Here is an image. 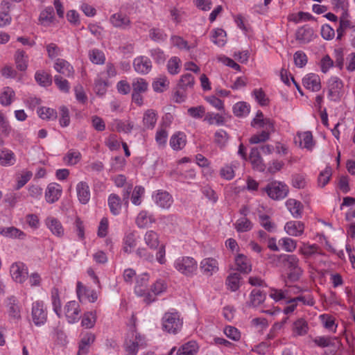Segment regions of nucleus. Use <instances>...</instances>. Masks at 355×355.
Masks as SVG:
<instances>
[{"label": "nucleus", "instance_id": "obj_1", "mask_svg": "<svg viewBox=\"0 0 355 355\" xmlns=\"http://www.w3.org/2000/svg\"><path fill=\"white\" fill-rule=\"evenodd\" d=\"M268 258L277 259L283 263L284 266L288 270L287 277L290 282H297L302 277L304 271L300 266V259L295 254H272L268 256Z\"/></svg>", "mask_w": 355, "mask_h": 355}, {"label": "nucleus", "instance_id": "obj_2", "mask_svg": "<svg viewBox=\"0 0 355 355\" xmlns=\"http://www.w3.org/2000/svg\"><path fill=\"white\" fill-rule=\"evenodd\" d=\"M145 345L144 337L135 330L132 329L127 334L123 347L125 355H137L139 349Z\"/></svg>", "mask_w": 355, "mask_h": 355}, {"label": "nucleus", "instance_id": "obj_3", "mask_svg": "<svg viewBox=\"0 0 355 355\" xmlns=\"http://www.w3.org/2000/svg\"><path fill=\"white\" fill-rule=\"evenodd\" d=\"M182 327V320L180 318L178 313H166L162 318V327L170 334H175Z\"/></svg>", "mask_w": 355, "mask_h": 355}, {"label": "nucleus", "instance_id": "obj_4", "mask_svg": "<svg viewBox=\"0 0 355 355\" xmlns=\"http://www.w3.org/2000/svg\"><path fill=\"white\" fill-rule=\"evenodd\" d=\"M174 267L181 273L189 276L197 270V262L191 257H180L175 260Z\"/></svg>", "mask_w": 355, "mask_h": 355}, {"label": "nucleus", "instance_id": "obj_5", "mask_svg": "<svg viewBox=\"0 0 355 355\" xmlns=\"http://www.w3.org/2000/svg\"><path fill=\"white\" fill-rule=\"evenodd\" d=\"M328 98L331 101H338L343 94V83L336 76L331 77L327 83Z\"/></svg>", "mask_w": 355, "mask_h": 355}, {"label": "nucleus", "instance_id": "obj_6", "mask_svg": "<svg viewBox=\"0 0 355 355\" xmlns=\"http://www.w3.org/2000/svg\"><path fill=\"white\" fill-rule=\"evenodd\" d=\"M268 196L274 200H281L286 197L288 193V187L280 182H272L264 189Z\"/></svg>", "mask_w": 355, "mask_h": 355}, {"label": "nucleus", "instance_id": "obj_7", "mask_svg": "<svg viewBox=\"0 0 355 355\" xmlns=\"http://www.w3.org/2000/svg\"><path fill=\"white\" fill-rule=\"evenodd\" d=\"M31 315L36 326H41L46 322L47 311L42 301H36L33 303Z\"/></svg>", "mask_w": 355, "mask_h": 355}, {"label": "nucleus", "instance_id": "obj_8", "mask_svg": "<svg viewBox=\"0 0 355 355\" xmlns=\"http://www.w3.org/2000/svg\"><path fill=\"white\" fill-rule=\"evenodd\" d=\"M148 280V275L147 274H143L137 278L136 285L135 287V293L138 296H145L144 301L148 304L155 300V298L151 297L152 296L149 293L147 288Z\"/></svg>", "mask_w": 355, "mask_h": 355}, {"label": "nucleus", "instance_id": "obj_9", "mask_svg": "<svg viewBox=\"0 0 355 355\" xmlns=\"http://www.w3.org/2000/svg\"><path fill=\"white\" fill-rule=\"evenodd\" d=\"M10 272L12 279L17 283L22 284L28 277V268L20 261L11 265Z\"/></svg>", "mask_w": 355, "mask_h": 355}, {"label": "nucleus", "instance_id": "obj_10", "mask_svg": "<svg viewBox=\"0 0 355 355\" xmlns=\"http://www.w3.org/2000/svg\"><path fill=\"white\" fill-rule=\"evenodd\" d=\"M6 306L8 309V313L10 318L17 320L21 319V307L15 296L11 295L6 298Z\"/></svg>", "mask_w": 355, "mask_h": 355}, {"label": "nucleus", "instance_id": "obj_11", "mask_svg": "<svg viewBox=\"0 0 355 355\" xmlns=\"http://www.w3.org/2000/svg\"><path fill=\"white\" fill-rule=\"evenodd\" d=\"M219 270L218 263L216 259L206 258L201 261V274L209 277Z\"/></svg>", "mask_w": 355, "mask_h": 355}, {"label": "nucleus", "instance_id": "obj_12", "mask_svg": "<svg viewBox=\"0 0 355 355\" xmlns=\"http://www.w3.org/2000/svg\"><path fill=\"white\" fill-rule=\"evenodd\" d=\"M62 187L55 182L50 183L45 191V199L49 203H54L58 201L62 194Z\"/></svg>", "mask_w": 355, "mask_h": 355}, {"label": "nucleus", "instance_id": "obj_13", "mask_svg": "<svg viewBox=\"0 0 355 355\" xmlns=\"http://www.w3.org/2000/svg\"><path fill=\"white\" fill-rule=\"evenodd\" d=\"M65 315L69 323H74L80 318V307L76 301L69 302L64 306Z\"/></svg>", "mask_w": 355, "mask_h": 355}, {"label": "nucleus", "instance_id": "obj_14", "mask_svg": "<svg viewBox=\"0 0 355 355\" xmlns=\"http://www.w3.org/2000/svg\"><path fill=\"white\" fill-rule=\"evenodd\" d=\"M76 292L80 301H83L86 298L89 302H94L98 298L96 291L87 288L80 282L77 283Z\"/></svg>", "mask_w": 355, "mask_h": 355}, {"label": "nucleus", "instance_id": "obj_15", "mask_svg": "<svg viewBox=\"0 0 355 355\" xmlns=\"http://www.w3.org/2000/svg\"><path fill=\"white\" fill-rule=\"evenodd\" d=\"M304 224L300 220H291L286 223L284 230L291 236H300L304 232Z\"/></svg>", "mask_w": 355, "mask_h": 355}, {"label": "nucleus", "instance_id": "obj_16", "mask_svg": "<svg viewBox=\"0 0 355 355\" xmlns=\"http://www.w3.org/2000/svg\"><path fill=\"white\" fill-rule=\"evenodd\" d=\"M45 225L53 235L58 237H62L64 236V229L58 218L49 216L45 220Z\"/></svg>", "mask_w": 355, "mask_h": 355}, {"label": "nucleus", "instance_id": "obj_17", "mask_svg": "<svg viewBox=\"0 0 355 355\" xmlns=\"http://www.w3.org/2000/svg\"><path fill=\"white\" fill-rule=\"evenodd\" d=\"M313 28L307 26L299 28L295 33V39L300 44H307L314 38Z\"/></svg>", "mask_w": 355, "mask_h": 355}, {"label": "nucleus", "instance_id": "obj_18", "mask_svg": "<svg viewBox=\"0 0 355 355\" xmlns=\"http://www.w3.org/2000/svg\"><path fill=\"white\" fill-rule=\"evenodd\" d=\"M133 67L137 73L146 74L151 70L152 64L148 58L139 56L134 60Z\"/></svg>", "mask_w": 355, "mask_h": 355}, {"label": "nucleus", "instance_id": "obj_19", "mask_svg": "<svg viewBox=\"0 0 355 355\" xmlns=\"http://www.w3.org/2000/svg\"><path fill=\"white\" fill-rule=\"evenodd\" d=\"M303 85L312 92H318L321 89L320 78L318 74L309 73L302 79Z\"/></svg>", "mask_w": 355, "mask_h": 355}, {"label": "nucleus", "instance_id": "obj_20", "mask_svg": "<svg viewBox=\"0 0 355 355\" xmlns=\"http://www.w3.org/2000/svg\"><path fill=\"white\" fill-rule=\"evenodd\" d=\"M54 69L57 72L62 74L67 78H71L73 76V67L64 59L58 58L55 62Z\"/></svg>", "mask_w": 355, "mask_h": 355}, {"label": "nucleus", "instance_id": "obj_21", "mask_svg": "<svg viewBox=\"0 0 355 355\" xmlns=\"http://www.w3.org/2000/svg\"><path fill=\"white\" fill-rule=\"evenodd\" d=\"M110 21L113 26L121 29L129 28L131 23L129 17L121 12L114 13L111 15Z\"/></svg>", "mask_w": 355, "mask_h": 355}, {"label": "nucleus", "instance_id": "obj_22", "mask_svg": "<svg viewBox=\"0 0 355 355\" xmlns=\"http://www.w3.org/2000/svg\"><path fill=\"white\" fill-rule=\"evenodd\" d=\"M260 153L259 147L252 148L250 153L249 159L254 169L262 172L264 171L266 166Z\"/></svg>", "mask_w": 355, "mask_h": 355}, {"label": "nucleus", "instance_id": "obj_23", "mask_svg": "<svg viewBox=\"0 0 355 355\" xmlns=\"http://www.w3.org/2000/svg\"><path fill=\"white\" fill-rule=\"evenodd\" d=\"M286 207L293 218L297 219L302 218L304 206L301 202L289 198L286 202Z\"/></svg>", "mask_w": 355, "mask_h": 355}, {"label": "nucleus", "instance_id": "obj_24", "mask_svg": "<svg viewBox=\"0 0 355 355\" xmlns=\"http://www.w3.org/2000/svg\"><path fill=\"white\" fill-rule=\"evenodd\" d=\"M153 198L156 205L162 209H168L173 202L171 196L168 192L163 191H158L153 196Z\"/></svg>", "mask_w": 355, "mask_h": 355}, {"label": "nucleus", "instance_id": "obj_25", "mask_svg": "<svg viewBox=\"0 0 355 355\" xmlns=\"http://www.w3.org/2000/svg\"><path fill=\"white\" fill-rule=\"evenodd\" d=\"M76 192L78 200L81 204L85 205L90 200V189L88 184L85 182H80L76 185Z\"/></svg>", "mask_w": 355, "mask_h": 355}, {"label": "nucleus", "instance_id": "obj_26", "mask_svg": "<svg viewBox=\"0 0 355 355\" xmlns=\"http://www.w3.org/2000/svg\"><path fill=\"white\" fill-rule=\"evenodd\" d=\"M155 222L153 216L145 210L141 211L136 218V224L139 228L148 227Z\"/></svg>", "mask_w": 355, "mask_h": 355}, {"label": "nucleus", "instance_id": "obj_27", "mask_svg": "<svg viewBox=\"0 0 355 355\" xmlns=\"http://www.w3.org/2000/svg\"><path fill=\"white\" fill-rule=\"evenodd\" d=\"M236 270L243 273H249L252 270L250 260L243 254H238L235 258Z\"/></svg>", "mask_w": 355, "mask_h": 355}, {"label": "nucleus", "instance_id": "obj_28", "mask_svg": "<svg viewBox=\"0 0 355 355\" xmlns=\"http://www.w3.org/2000/svg\"><path fill=\"white\" fill-rule=\"evenodd\" d=\"M16 162L15 153L10 149L0 150V165L2 166H13Z\"/></svg>", "mask_w": 355, "mask_h": 355}, {"label": "nucleus", "instance_id": "obj_29", "mask_svg": "<svg viewBox=\"0 0 355 355\" xmlns=\"http://www.w3.org/2000/svg\"><path fill=\"white\" fill-rule=\"evenodd\" d=\"M39 22L44 26H50L54 21V9L51 6L45 8L40 12Z\"/></svg>", "mask_w": 355, "mask_h": 355}, {"label": "nucleus", "instance_id": "obj_30", "mask_svg": "<svg viewBox=\"0 0 355 355\" xmlns=\"http://www.w3.org/2000/svg\"><path fill=\"white\" fill-rule=\"evenodd\" d=\"M186 135L181 132L173 135L170 139V146L174 150H182L186 145Z\"/></svg>", "mask_w": 355, "mask_h": 355}, {"label": "nucleus", "instance_id": "obj_31", "mask_svg": "<svg viewBox=\"0 0 355 355\" xmlns=\"http://www.w3.org/2000/svg\"><path fill=\"white\" fill-rule=\"evenodd\" d=\"M266 293L259 288H254L250 294V300L248 302L249 306L257 307L266 300Z\"/></svg>", "mask_w": 355, "mask_h": 355}, {"label": "nucleus", "instance_id": "obj_32", "mask_svg": "<svg viewBox=\"0 0 355 355\" xmlns=\"http://www.w3.org/2000/svg\"><path fill=\"white\" fill-rule=\"evenodd\" d=\"M157 121V114L152 109L147 110L143 116V125L146 129H153Z\"/></svg>", "mask_w": 355, "mask_h": 355}, {"label": "nucleus", "instance_id": "obj_33", "mask_svg": "<svg viewBox=\"0 0 355 355\" xmlns=\"http://www.w3.org/2000/svg\"><path fill=\"white\" fill-rule=\"evenodd\" d=\"M241 277L238 272L230 273L226 278L225 284L228 290L232 292L238 291L241 285Z\"/></svg>", "mask_w": 355, "mask_h": 355}, {"label": "nucleus", "instance_id": "obj_34", "mask_svg": "<svg viewBox=\"0 0 355 355\" xmlns=\"http://www.w3.org/2000/svg\"><path fill=\"white\" fill-rule=\"evenodd\" d=\"M12 131V127L3 114L0 113V146L4 144L3 137H8Z\"/></svg>", "mask_w": 355, "mask_h": 355}, {"label": "nucleus", "instance_id": "obj_35", "mask_svg": "<svg viewBox=\"0 0 355 355\" xmlns=\"http://www.w3.org/2000/svg\"><path fill=\"white\" fill-rule=\"evenodd\" d=\"M297 137L300 140V146L311 150L314 146L313 135L311 131H306L303 132H298Z\"/></svg>", "mask_w": 355, "mask_h": 355}, {"label": "nucleus", "instance_id": "obj_36", "mask_svg": "<svg viewBox=\"0 0 355 355\" xmlns=\"http://www.w3.org/2000/svg\"><path fill=\"white\" fill-rule=\"evenodd\" d=\"M95 340V336L92 333H87L81 338L77 355H86L89 351V346Z\"/></svg>", "mask_w": 355, "mask_h": 355}, {"label": "nucleus", "instance_id": "obj_37", "mask_svg": "<svg viewBox=\"0 0 355 355\" xmlns=\"http://www.w3.org/2000/svg\"><path fill=\"white\" fill-rule=\"evenodd\" d=\"M251 125L254 128H262L263 130L275 132L274 122L270 119L254 118L251 121Z\"/></svg>", "mask_w": 355, "mask_h": 355}, {"label": "nucleus", "instance_id": "obj_38", "mask_svg": "<svg viewBox=\"0 0 355 355\" xmlns=\"http://www.w3.org/2000/svg\"><path fill=\"white\" fill-rule=\"evenodd\" d=\"M0 234L8 238L24 239L25 233L15 227H2L0 229Z\"/></svg>", "mask_w": 355, "mask_h": 355}, {"label": "nucleus", "instance_id": "obj_39", "mask_svg": "<svg viewBox=\"0 0 355 355\" xmlns=\"http://www.w3.org/2000/svg\"><path fill=\"white\" fill-rule=\"evenodd\" d=\"M313 342L322 348L336 346V342L340 343L337 337L331 336H317L313 340Z\"/></svg>", "mask_w": 355, "mask_h": 355}, {"label": "nucleus", "instance_id": "obj_40", "mask_svg": "<svg viewBox=\"0 0 355 355\" xmlns=\"http://www.w3.org/2000/svg\"><path fill=\"white\" fill-rule=\"evenodd\" d=\"M107 203L110 212L114 216L119 215L121 209L119 196L115 193L110 194L108 197Z\"/></svg>", "mask_w": 355, "mask_h": 355}, {"label": "nucleus", "instance_id": "obj_41", "mask_svg": "<svg viewBox=\"0 0 355 355\" xmlns=\"http://www.w3.org/2000/svg\"><path fill=\"white\" fill-rule=\"evenodd\" d=\"M145 243L152 250H155L159 244V235L153 230L147 231L144 237Z\"/></svg>", "mask_w": 355, "mask_h": 355}, {"label": "nucleus", "instance_id": "obj_42", "mask_svg": "<svg viewBox=\"0 0 355 355\" xmlns=\"http://www.w3.org/2000/svg\"><path fill=\"white\" fill-rule=\"evenodd\" d=\"M15 97V91L10 87H6L0 94V103L3 106H9L14 101Z\"/></svg>", "mask_w": 355, "mask_h": 355}, {"label": "nucleus", "instance_id": "obj_43", "mask_svg": "<svg viewBox=\"0 0 355 355\" xmlns=\"http://www.w3.org/2000/svg\"><path fill=\"white\" fill-rule=\"evenodd\" d=\"M309 325L304 318H299L293 322V332L296 336H304L307 334Z\"/></svg>", "mask_w": 355, "mask_h": 355}, {"label": "nucleus", "instance_id": "obj_44", "mask_svg": "<svg viewBox=\"0 0 355 355\" xmlns=\"http://www.w3.org/2000/svg\"><path fill=\"white\" fill-rule=\"evenodd\" d=\"M198 349V345L196 341H189L178 349L177 355H195Z\"/></svg>", "mask_w": 355, "mask_h": 355}, {"label": "nucleus", "instance_id": "obj_45", "mask_svg": "<svg viewBox=\"0 0 355 355\" xmlns=\"http://www.w3.org/2000/svg\"><path fill=\"white\" fill-rule=\"evenodd\" d=\"M15 60L17 68L21 71H26L28 66V58L22 50H17L15 55Z\"/></svg>", "mask_w": 355, "mask_h": 355}, {"label": "nucleus", "instance_id": "obj_46", "mask_svg": "<svg viewBox=\"0 0 355 355\" xmlns=\"http://www.w3.org/2000/svg\"><path fill=\"white\" fill-rule=\"evenodd\" d=\"M229 140V135L226 131L220 129L214 134V142L220 148H223L227 145Z\"/></svg>", "mask_w": 355, "mask_h": 355}, {"label": "nucleus", "instance_id": "obj_47", "mask_svg": "<svg viewBox=\"0 0 355 355\" xmlns=\"http://www.w3.org/2000/svg\"><path fill=\"white\" fill-rule=\"evenodd\" d=\"M320 320L323 327L327 330L336 332L337 325L335 324V319L329 314H322L320 315Z\"/></svg>", "mask_w": 355, "mask_h": 355}, {"label": "nucleus", "instance_id": "obj_48", "mask_svg": "<svg viewBox=\"0 0 355 355\" xmlns=\"http://www.w3.org/2000/svg\"><path fill=\"white\" fill-rule=\"evenodd\" d=\"M133 123L131 122H128L127 123L121 121V120H115L114 121L112 128L113 130H116L118 132H123L125 133H129L133 129Z\"/></svg>", "mask_w": 355, "mask_h": 355}, {"label": "nucleus", "instance_id": "obj_49", "mask_svg": "<svg viewBox=\"0 0 355 355\" xmlns=\"http://www.w3.org/2000/svg\"><path fill=\"white\" fill-rule=\"evenodd\" d=\"M250 107L245 102L236 103L233 107V112L236 116H245L250 113Z\"/></svg>", "mask_w": 355, "mask_h": 355}, {"label": "nucleus", "instance_id": "obj_50", "mask_svg": "<svg viewBox=\"0 0 355 355\" xmlns=\"http://www.w3.org/2000/svg\"><path fill=\"white\" fill-rule=\"evenodd\" d=\"M132 92L145 93L148 90V84L145 79L137 78L132 83Z\"/></svg>", "mask_w": 355, "mask_h": 355}, {"label": "nucleus", "instance_id": "obj_51", "mask_svg": "<svg viewBox=\"0 0 355 355\" xmlns=\"http://www.w3.org/2000/svg\"><path fill=\"white\" fill-rule=\"evenodd\" d=\"M234 225L239 232H248L252 228V223L246 217H241L238 219Z\"/></svg>", "mask_w": 355, "mask_h": 355}, {"label": "nucleus", "instance_id": "obj_52", "mask_svg": "<svg viewBox=\"0 0 355 355\" xmlns=\"http://www.w3.org/2000/svg\"><path fill=\"white\" fill-rule=\"evenodd\" d=\"M89 57L90 61L96 64H103L105 60L103 52L96 49L89 51Z\"/></svg>", "mask_w": 355, "mask_h": 355}, {"label": "nucleus", "instance_id": "obj_53", "mask_svg": "<svg viewBox=\"0 0 355 355\" xmlns=\"http://www.w3.org/2000/svg\"><path fill=\"white\" fill-rule=\"evenodd\" d=\"M273 132L268 130H262L261 132L253 135L249 139V141L252 144H257L262 142H265L270 139V135Z\"/></svg>", "mask_w": 355, "mask_h": 355}, {"label": "nucleus", "instance_id": "obj_54", "mask_svg": "<svg viewBox=\"0 0 355 355\" xmlns=\"http://www.w3.org/2000/svg\"><path fill=\"white\" fill-rule=\"evenodd\" d=\"M318 245L316 244H308L302 243V246L299 249V253L305 257H309L318 252Z\"/></svg>", "mask_w": 355, "mask_h": 355}, {"label": "nucleus", "instance_id": "obj_55", "mask_svg": "<svg viewBox=\"0 0 355 355\" xmlns=\"http://www.w3.org/2000/svg\"><path fill=\"white\" fill-rule=\"evenodd\" d=\"M35 78L38 84L44 87L49 86L52 83L51 76L44 71H37Z\"/></svg>", "mask_w": 355, "mask_h": 355}, {"label": "nucleus", "instance_id": "obj_56", "mask_svg": "<svg viewBox=\"0 0 355 355\" xmlns=\"http://www.w3.org/2000/svg\"><path fill=\"white\" fill-rule=\"evenodd\" d=\"M226 33L223 29L217 28L212 35V42L218 46H223L226 43Z\"/></svg>", "mask_w": 355, "mask_h": 355}, {"label": "nucleus", "instance_id": "obj_57", "mask_svg": "<svg viewBox=\"0 0 355 355\" xmlns=\"http://www.w3.org/2000/svg\"><path fill=\"white\" fill-rule=\"evenodd\" d=\"M37 114L42 119L53 120L57 118V112L49 107H42L39 108Z\"/></svg>", "mask_w": 355, "mask_h": 355}, {"label": "nucleus", "instance_id": "obj_58", "mask_svg": "<svg viewBox=\"0 0 355 355\" xmlns=\"http://www.w3.org/2000/svg\"><path fill=\"white\" fill-rule=\"evenodd\" d=\"M169 81L165 76H162L156 79L153 83V88L156 92H163L168 87Z\"/></svg>", "mask_w": 355, "mask_h": 355}, {"label": "nucleus", "instance_id": "obj_59", "mask_svg": "<svg viewBox=\"0 0 355 355\" xmlns=\"http://www.w3.org/2000/svg\"><path fill=\"white\" fill-rule=\"evenodd\" d=\"M332 175V170L330 166H327L324 171H321L318 175V186L324 187L329 181Z\"/></svg>", "mask_w": 355, "mask_h": 355}, {"label": "nucleus", "instance_id": "obj_60", "mask_svg": "<svg viewBox=\"0 0 355 355\" xmlns=\"http://www.w3.org/2000/svg\"><path fill=\"white\" fill-rule=\"evenodd\" d=\"M149 37L154 42H162L166 40L167 35L163 30L153 28L149 31Z\"/></svg>", "mask_w": 355, "mask_h": 355}, {"label": "nucleus", "instance_id": "obj_61", "mask_svg": "<svg viewBox=\"0 0 355 355\" xmlns=\"http://www.w3.org/2000/svg\"><path fill=\"white\" fill-rule=\"evenodd\" d=\"M144 193V188L141 186H136L132 192L131 201L135 205H140L141 197Z\"/></svg>", "mask_w": 355, "mask_h": 355}, {"label": "nucleus", "instance_id": "obj_62", "mask_svg": "<svg viewBox=\"0 0 355 355\" xmlns=\"http://www.w3.org/2000/svg\"><path fill=\"white\" fill-rule=\"evenodd\" d=\"M180 59L178 57H172L167 63L168 71L171 74L175 75L179 73L180 68Z\"/></svg>", "mask_w": 355, "mask_h": 355}, {"label": "nucleus", "instance_id": "obj_63", "mask_svg": "<svg viewBox=\"0 0 355 355\" xmlns=\"http://www.w3.org/2000/svg\"><path fill=\"white\" fill-rule=\"evenodd\" d=\"M96 320L95 312L91 311L85 313L82 320V326L87 329L92 328L96 323Z\"/></svg>", "mask_w": 355, "mask_h": 355}, {"label": "nucleus", "instance_id": "obj_64", "mask_svg": "<svg viewBox=\"0 0 355 355\" xmlns=\"http://www.w3.org/2000/svg\"><path fill=\"white\" fill-rule=\"evenodd\" d=\"M81 158V154L78 151L69 150L65 155L64 159L65 162L69 165L76 164Z\"/></svg>", "mask_w": 355, "mask_h": 355}]
</instances>
